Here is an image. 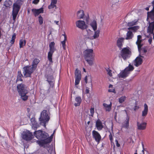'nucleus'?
Returning <instances> with one entry per match:
<instances>
[{
	"label": "nucleus",
	"mask_w": 154,
	"mask_h": 154,
	"mask_svg": "<svg viewBox=\"0 0 154 154\" xmlns=\"http://www.w3.org/2000/svg\"><path fill=\"white\" fill-rule=\"evenodd\" d=\"M108 92H112L115 94L116 93V91L115 89V88L109 89L108 90Z\"/></svg>",
	"instance_id": "obj_47"
},
{
	"label": "nucleus",
	"mask_w": 154,
	"mask_h": 154,
	"mask_svg": "<svg viewBox=\"0 0 154 154\" xmlns=\"http://www.w3.org/2000/svg\"><path fill=\"white\" fill-rule=\"evenodd\" d=\"M84 58L90 66L93 64L94 54L92 49H88L84 52Z\"/></svg>",
	"instance_id": "obj_3"
},
{
	"label": "nucleus",
	"mask_w": 154,
	"mask_h": 154,
	"mask_svg": "<svg viewBox=\"0 0 154 154\" xmlns=\"http://www.w3.org/2000/svg\"><path fill=\"white\" fill-rule=\"evenodd\" d=\"M75 24L77 27L82 29H87L88 25L85 24V22L82 20H79L76 22Z\"/></svg>",
	"instance_id": "obj_10"
},
{
	"label": "nucleus",
	"mask_w": 154,
	"mask_h": 154,
	"mask_svg": "<svg viewBox=\"0 0 154 154\" xmlns=\"http://www.w3.org/2000/svg\"><path fill=\"white\" fill-rule=\"evenodd\" d=\"M54 135V133H53L50 137H49V135L48 134V136L46 137V139L45 140V141L44 142V143H45V145L50 143L53 139V136Z\"/></svg>",
	"instance_id": "obj_25"
},
{
	"label": "nucleus",
	"mask_w": 154,
	"mask_h": 154,
	"mask_svg": "<svg viewBox=\"0 0 154 154\" xmlns=\"http://www.w3.org/2000/svg\"><path fill=\"white\" fill-rule=\"evenodd\" d=\"M142 147H143V149L142 151H143V152H144V151L145 150L144 146V145L143 143H142Z\"/></svg>",
	"instance_id": "obj_61"
},
{
	"label": "nucleus",
	"mask_w": 154,
	"mask_h": 154,
	"mask_svg": "<svg viewBox=\"0 0 154 154\" xmlns=\"http://www.w3.org/2000/svg\"><path fill=\"white\" fill-rule=\"evenodd\" d=\"M24 76L25 77H30L33 72L30 66H26L23 68Z\"/></svg>",
	"instance_id": "obj_8"
},
{
	"label": "nucleus",
	"mask_w": 154,
	"mask_h": 154,
	"mask_svg": "<svg viewBox=\"0 0 154 154\" xmlns=\"http://www.w3.org/2000/svg\"><path fill=\"white\" fill-rule=\"evenodd\" d=\"M137 45L138 50L139 51H140V50H141V49H142V48H141V47L143 45L141 44H137Z\"/></svg>",
	"instance_id": "obj_46"
},
{
	"label": "nucleus",
	"mask_w": 154,
	"mask_h": 154,
	"mask_svg": "<svg viewBox=\"0 0 154 154\" xmlns=\"http://www.w3.org/2000/svg\"><path fill=\"white\" fill-rule=\"evenodd\" d=\"M26 44V41L25 40H23L21 39L20 40L19 45L20 48H21L25 46Z\"/></svg>",
	"instance_id": "obj_34"
},
{
	"label": "nucleus",
	"mask_w": 154,
	"mask_h": 154,
	"mask_svg": "<svg viewBox=\"0 0 154 154\" xmlns=\"http://www.w3.org/2000/svg\"><path fill=\"white\" fill-rule=\"evenodd\" d=\"M54 8H56V4L51 3L50 5L48 6V8L50 9Z\"/></svg>",
	"instance_id": "obj_41"
},
{
	"label": "nucleus",
	"mask_w": 154,
	"mask_h": 154,
	"mask_svg": "<svg viewBox=\"0 0 154 154\" xmlns=\"http://www.w3.org/2000/svg\"><path fill=\"white\" fill-rule=\"evenodd\" d=\"M54 51H49L48 53V60L51 63H52L53 62L52 61V57L53 53Z\"/></svg>",
	"instance_id": "obj_27"
},
{
	"label": "nucleus",
	"mask_w": 154,
	"mask_h": 154,
	"mask_svg": "<svg viewBox=\"0 0 154 154\" xmlns=\"http://www.w3.org/2000/svg\"><path fill=\"white\" fill-rule=\"evenodd\" d=\"M142 37L141 35H139L137 36V40H141Z\"/></svg>",
	"instance_id": "obj_57"
},
{
	"label": "nucleus",
	"mask_w": 154,
	"mask_h": 154,
	"mask_svg": "<svg viewBox=\"0 0 154 154\" xmlns=\"http://www.w3.org/2000/svg\"><path fill=\"white\" fill-rule=\"evenodd\" d=\"M150 6H149L148 7H147L145 8V9L147 11H149Z\"/></svg>",
	"instance_id": "obj_62"
},
{
	"label": "nucleus",
	"mask_w": 154,
	"mask_h": 154,
	"mask_svg": "<svg viewBox=\"0 0 154 154\" xmlns=\"http://www.w3.org/2000/svg\"><path fill=\"white\" fill-rule=\"evenodd\" d=\"M127 69V68H125L119 73L118 75L119 78L125 79L128 76L130 72H128Z\"/></svg>",
	"instance_id": "obj_13"
},
{
	"label": "nucleus",
	"mask_w": 154,
	"mask_h": 154,
	"mask_svg": "<svg viewBox=\"0 0 154 154\" xmlns=\"http://www.w3.org/2000/svg\"><path fill=\"white\" fill-rule=\"evenodd\" d=\"M142 41L141 40H137V41L136 42V44H141V42Z\"/></svg>",
	"instance_id": "obj_55"
},
{
	"label": "nucleus",
	"mask_w": 154,
	"mask_h": 154,
	"mask_svg": "<svg viewBox=\"0 0 154 154\" xmlns=\"http://www.w3.org/2000/svg\"><path fill=\"white\" fill-rule=\"evenodd\" d=\"M39 62L40 60L38 59L37 58H35L33 60L32 63L36 65H37Z\"/></svg>",
	"instance_id": "obj_42"
},
{
	"label": "nucleus",
	"mask_w": 154,
	"mask_h": 154,
	"mask_svg": "<svg viewBox=\"0 0 154 154\" xmlns=\"http://www.w3.org/2000/svg\"><path fill=\"white\" fill-rule=\"evenodd\" d=\"M90 112L91 113L90 116L93 117L94 113V108H91L90 109Z\"/></svg>",
	"instance_id": "obj_43"
},
{
	"label": "nucleus",
	"mask_w": 154,
	"mask_h": 154,
	"mask_svg": "<svg viewBox=\"0 0 154 154\" xmlns=\"http://www.w3.org/2000/svg\"><path fill=\"white\" fill-rule=\"evenodd\" d=\"M22 1L21 0H17L13 4L12 15L13 19L14 21H15L17 16L20 8L22 5Z\"/></svg>",
	"instance_id": "obj_4"
},
{
	"label": "nucleus",
	"mask_w": 154,
	"mask_h": 154,
	"mask_svg": "<svg viewBox=\"0 0 154 154\" xmlns=\"http://www.w3.org/2000/svg\"><path fill=\"white\" fill-rule=\"evenodd\" d=\"M137 21L136 20L129 22L127 23V26L129 27H132L133 26L137 25Z\"/></svg>",
	"instance_id": "obj_30"
},
{
	"label": "nucleus",
	"mask_w": 154,
	"mask_h": 154,
	"mask_svg": "<svg viewBox=\"0 0 154 154\" xmlns=\"http://www.w3.org/2000/svg\"><path fill=\"white\" fill-rule=\"evenodd\" d=\"M94 34L93 36L90 37L89 38L91 39H95L97 38H98L99 36V34L100 33V31L99 30H96V31H94Z\"/></svg>",
	"instance_id": "obj_21"
},
{
	"label": "nucleus",
	"mask_w": 154,
	"mask_h": 154,
	"mask_svg": "<svg viewBox=\"0 0 154 154\" xmlns=\"http://www.w3.org/2000/svg\"><path fill=\"white\" fill-rule=\"evenodd\" d=\"M37 11L39 14L41 13H43L44 12V9L42 8H41L38 9H37Z\"/></svg>",
	"instance_id": "obj_45"
},
{
	"label": "nucleus",
	"mask_w": 154,
	"mask_h": 154,
	"mask_svg": "<svg viewBox=\"0 0 154 154\" xmlns=\"http://www.w3.org/2000/svg\"><path fill=\"white\" fill-rule=\"evenodd\" d=\"M152 41V38H150L148 40V42L150 44H151Z\"/></svg>",
	"instance_id": "obj_60"
},
{
	"label": "nucleus",
	"mask_w": 154,
	"mask_h": 154,
	"mask_svg": "<svg viewBox=\"0 0 154 154\" xmlns=\"http://www.w3.org/2000/svg\"><path fill=\"white\" fill-rule=\"evenodd\" d=\"M116 143L117 147H119L120 146V144L119 143L118 141L117 140H116Z\"/></svg>",
	"instance_id": "obj_53"
},
{
	"label": "nucleus",
	"mask_w": 154,
	"mask_h": 154,
	"mask_svg": "<svg viewBox=\"0 0 154 154\" xmlns=\"http://www.w3.org/2000/svg\"><path fill=\"white\" fill-rule=\"evenodd\" d=\"M126 97L125 96H122L119 98V103H123L126 99Z\"/></svg>",
	"instance_id": "obj_36"
},
{
	"label": "nucleus",
	"mask_w": 154,
	"mask_h": 154,
	"mask_svg": "<svg viewBox=\"0 0 154 154\" xmlns=\"http://www.w3.org/2000/svg\"><path fill=\"white\" fill-rule=\"evenodd\" d=\"M133 37V34L132 32L129 31H128L126 33V37L125 39L126 40H129L131 39Z\"/></svg>",
	"instance_id": "obj_26"
},
{
	"label": "nucleus",
	"mask_w": 154,
	"mask_h": 154,
	"mask_svg": "<svg viewBox=\"0 0 154 154\" xmlns=\"http://www.w3.org/2000/svg\"><path fill=\"white\" fill-rule=\"evenodd\" d=\"M112 104L111 102H110L109 104H107L105 103H103V105L106 112H109L111 111L112 109Z\"/></svg>",
	"instance_id": "obj_18"
},
{
	"label": "nucleus",
	"mask_w": 154,
	"mask_h": 154,
	"mask_svg": "<svg viewBox=\"0 0 154 154\" xmlns=\"http://www.w3.org/2000/svg\"><path fill=\"white\" fill-rule=\"evenodd\" d=\"M139 52L140 53V54L143 53H146L147 52V50L145 48H142V49H141V50H140V51H139Z\"/></svg>",
	"instance_id": "obj_48"
},
{
	"label": "nucleus",
	"mask_w": 154,
	"mask_h": 154,
	"mask_svg": "<svg viewBox=\"0 0 154 154\" xmlns=\"http://www.w3.org/2000/svg\"><path fill=\"white\" fill-rule=\"evenodd\" d=\"M112 86H113L112 85H111V84H110V85H109V88H112Z\"/></svg>",
	"instance_id": "obj_64"
},
{
	"label": "nucleus",
	"mask_w": 154,
	"mask_h": 154,
	"mask_svg": "<svg viewBox=\"0 0 154 154\" xmlns=\"http://www.w3.org/2000/svg\"><path fill=\"white\" fill-rule=\"evenodd\" d=\"M54 22L56 23L57 25H58L59 21H54Z\"/></svg>",
	"instance_id": "obj_63"
},
{
	"label": "nucleus",
	"mask_w": 154,
	"mask_h": 154,
	"mask_svg": "<svg viewBox=\"0 0 154 154\" xmlns=\"http://www.w3.org/2000/svg\"><path fill=\"white\" fill-rule=\"evenodd\" d=\"M77 17L79 19H81L83 18L85 15L84 11L82 10L79 11L77 13Z\"/></svg>",
	"instance_id": "obj_22"
},
{
	"label": "nucleus",
	"mask_w": 154,
	"mask_h": 154,
	"mask_svg": "<svg viewBox=\"0 0 154 154\" xmlns=\"http://www.w3.org/2000/svg\"><path fill=\"white\" fill-rule=\"evenodd\" d=\"M129 118L127 117L125 121L122 123V127L125 128H128L129 126Z\"/></svg>",
	"instance_id": "obj_24"
},
{
	"label": "nucleus",
	"mask_w": 154,
	"mask_h": 154,
	"mask_svg": "<svg viewBox=\"0 0 154 154\" xmlns=\"http://www.w3.org/2000/svg\"><path fill=\"white\" fill-rule=\"evenodd\" d=\"M85 93L86 94H88L89 93V88L88 87H86L85 90Z\"/></svg>",
	"instance_id": "obj_56"
},
{
	"label": "nucleus",
	"mask_w": 154,
	"mask_h": 154,
	"mask_svg": "<svg viewBox=\"0 0 154 154\" xmlns=\"http://www.w3.org/2000/svg\"><path fill=\"white\" fill-rule=\"evenodd\" d=\"M35 136L40 140H37L36 143L40 147H45V139L48 136V133L41 130L36 131L34 132Z\"/></svg>",
	"instance_id": "obj_1"
},
{
	"label": "nucleus",
	"mask_w": 154,
	"mask_h": 154,
	"mask_svg": "<svg viewBox=\"0 0 154 154\" xmlns=\"http://www.w3.org/2000/svg\"><path fill=\"white\" fill-rule=\"evenodd\" d=\"M47 111L44 110L40 114V117L39 119L41 124L45 126V124L47 122L49 121L50 118L47 113Z\"/></svg>",
	"instance_id": "obj_5"
},
{
	"label": "nucleus",
	"mask_w": 154,
	"mask_h": 154,
	"mask_svg": "<svg viewBox=\"0 0 154 154\" xmlns=\"http://www.w3.org/2000/svg\"><path fill=\"white\" fill-rule=\"evenodd\" d=\"M39 0H34L32 2V3L35 4H37L39 2Z\"/></svg>",
	"instance_id": "obj_50"
},
{
	"label": "nucleus",
	"mask_w": 154,
	"mask_h": 154,
	"mask_svg": "<svg viewBox=\"0 0 154 154\" xmlns=\"http://www.w3.org/2000/svg\"><path fill=\"white\" fill-rule=\"evenodd\" d=\"M17 87V91L21 99L24 101H26L29 97L27 95L29 92L26 86L24 84L21 83L18 84Z\"/></svg>",
	"instance_id": "obj_2"
},
{
	"label": "nucleus",
	"mask_w": 154,
	"mask_h": 154,
	"mask_svg": "<svg viewBox=\"0 0 154 154\" xmlns=\"http://www.w3.org/2000/svg\"><path fill=\"white\" fill-rule=\"evenodd\" d=\"M15 39H11V41H10V43L12 44H13L14 42H15Z\"/></svg>",
	"instance_id": "obj_58"
},
{
	"label": "nucleus",
	"mask_w": 154,
	"mask_h": 154,
	"mask_svg": "<svg viewBox=\"0 0 154 154\" xmlns=\"http://www.w3.org/2000/svg\"><path fill=\"white\" fill-rule=\"evenodd\" d=\"M139 108V106H135L134 108V111H136V110L138 109Z\"/></svg>",
	"instance_id": "obj_52"
},
{
	"label": "nucleus",
	"mask_w": 154,
	"mask_h": 154,
	"mask_svg": "<svg viewBox=\"0 0 154 154\" xmlns=\"http://www.w3.org/2000/svg\"><path fill=\"white\" fill-rule=\"evenodd\" d=\"M148 106L146 103H145L144 105V109L142 112V116L145 117L148 114Z\"/></svg>",
	"instance_id": "obj_20"
},
{
	"label": "nucleus",
	"mask_w": 154,
	"mask_h": 154,
	"mask_svg": "<svg viewBox=\"0 0 154 154\" xmlns=\"http://www.w3.org/2000/svg\"><path fill=\"white\" fill-rule=\"evenodd\" d=\"M86 23L87 24L91 26L94 31H96L97 29V24L95 19H90L89 16L86 18Z\"/></svg>",
	"instance_id": "obj_7"
},
{
	"label": "nucleus",
	"mask_w": 154,
	"mask_h": 154,
	"mask_svg": "<svg viewBox=\"0 0 154 154\" xmlns=\"http://www.w3.org/2000/svg\"><path fill=\"white\" fill-rule=\"evenodd\" d=\"M124 38H119L117 41V45L120 49H121L122 47L123 43L124 42Z\"/></svg>",
	"instance_id": "obj_19"
},
{
	"label": "nucleus",
	"mask_w": 154,
	"mask_h": 154,
	"mask_svg": "<svg viewBox=\"0 0 154 154\" xmlns=\"http://www.w3.org/2000/svg\"><path fill=\"white\" fill-rule=\"evenodd\" d=\"M96 127L99 131L101 130L103 128L102 123L100 120L97 119L96 122Z\"/></svg>",
	"instance_id": "obj_17"
},
{
	"label": "nucleus",
	"mask_w": 154,
	"mask_h": 154,
	"mask_svg": "<svg viewBox=\"0 0 154 154\" xmlns=\"http://www.w3.org/2000/svg\"><path fill=\"white\" fill-rule=\"evenodd\" d=\"M38 20L40 25H41L43 23V19L41 15H40L38 17Z\"/></svg>",
	"instance_id": "obj_40"
},
{
	"label": "nucleus",
	"mask_w": 154,
	"mask_h": 154,
	"mask_svg": "<svg viewBox=\"0 0 154 154\" xmlns=\"http://www.w3.org/2000/svg\"><path fill=\"white\" fill-rule=\"evenodd\" d=\"M33 136L32 132L28 131L23 135L22 138L26 141H29L32 140Z\"/></svg>",
	"instance_id": "obj_12"
},
{
	"label": "nucleus",
	"mask_w": 154,
	"mask_h": 154,
	"mask_svg": "<svg viewBox=\"0 0 154 154\" xmlns=\"http://www.w3.org/2000/svg\"><path fill=\"white\" fill-rule=\"evenodd\" d=\"M63 35L64 36V39L63 41L61 42V43L63 49L65 50L66 49V42L67 40V37L65 34H63Z\"/></svg>",
	"instance_id": "obj_31"
},
{
	"label": "nucleus",
	"mask_w": 154,
	"mask_h": 154,
	"mask_svg": "<svg viewBox=\"0 0 154 154\" xmlns=\"http://www.w3.org/2000/svg\"><path fill=\"white\" fill-rule=\"evenodd\" d=\"M55 45V43L54 42H51L49 44V51H55L56 50L54 47Z\"/></svg>",
	"instance_id": "obj_28"
},
{
	"label": "nucleus",
	"mask_w": 154,
	"mask_h": 154,
	"mask_svg": "<svg viewBox=\"0 0 154 154\" xmlns=\"http://www.w3.org/2000/svg\"><path fill=\"white\" fill-rule=\"evenodd\" d=\"M16 38V34L15 33H14L12 35L11 39H15Z\"/></svg>",
	"instance_id": "obj_51"
},
{
	"label": "nucleus",
	"mask_w": 154,
	"mask_h": 154,
	"mask_svg": "<svg viewBox=\"0 0 154 154\" xmlns=\"http://www.w3.org/2000/svg\"><path fill=\"white\" fill-rule=\"evenodd\" d=\"M125 68H127V70L129 72L130 71H133L134 69V67L131 64H129L128 66Z\"/></svg>",
	"instance_id": "obj_37"
},
{
	"label": "nucleus",
	"mask_w": 154,
	"mask_h": 154,
	"mask_svg": "<svg viewBox=\"0 0 154 154\" xmlns=\"http://www.w3.org/2000/svg\"><path fill=\"white\" fill-rule=\"evenodd\" d=\"M93 137L95 139L96 142L98 143L100 140L101 137L100 134L97 131L93 130L92 132Z\"/></svg>",
	"instance_id": "obj_11"
},
{
	"label": "nucleus",
	"mask_w": 154,
	"mask_h": 154,
	"mask_svg": "<svg viewBox=\"0 0 154 154\" xmlns=\"http://www.w3.org/2000/svg\"><path fill=\"white\" fill-rule=\"evenodd\" d=\"M139 26H134L130 27L128 28V29L129 30H132L134 32H136L139 29Z\"/></svg>",
	"instance_id": "obj_33"
},
{
	"label": "nucleus",
	"mask_w": 154,
	"mask_h": 154,
	"mask_svg": "<svg viewBox=\"0 0 154 154\" xmlns=\"http://www.w3.org/2000/svg\"><path fill=\"white\" fill-rule=\"evenodd\" d=\"M147 123L143 122L141 123L138 122H137V129L139 130H144L146 129Z\"/></svg>",
	"instance_id": "obj_15"
},
{
	"label": "nucleus",
	"mask_w": 154,
	"mask_h": 154,
	"mask_svg": "<svg viewBox=\"0 0 154 154\" xmlns=\"http://www.w3.org/2000/svg\"><path fill=\"white\" fill-rule=\"evenodd\" d=\"M51 2L52 3L54 4H56L57 2V0H51Z\"/></svg>",
	"instance_id": "obj_54"
},
{
	"label": "nucleus",
	"mask_w": 154,
	"mask_h": 154,
	"mask_svg": "<svg viewBox=\"0 0 154 154\" xmlns=\"http://www.w3.org/2000/svg\"><path fill=\"white\" fill-rule=\"evenodd\" d=\"M140 57H137L134 61V65L136 67L138 66L141 64L143 63L142 59L140 57H143V56L140 55Z\"/></svg>",
	"instance_id": "obj_14"
},
{
	"label": "nucleus",
	"mask_w": 154,
	"mask_h": 154,
	"mask_svg": "<svg viewBox=\"0 0 154 154\" xmlns=\"http://www.w3.org/2000/svg\"><path fill=\"white\" fill-rule=\"evenodd\" d=\"M85 81L86 83H87L88 82V79H87V76H86L85 78Z\"/></svg>",
	"instance_id": "obj_59"
},
{
	"label": "nucleus",
	"mask_w": 154,
	"mask_h": 154,
	"mask_svg": "<svg viewBox=\"0 0 154 154\" xmlns=\"http://www.w3.org/2000/svg\"><path fill=\"white\" fill-rule=\"evenodd\" d=\"M75 85H78L81 79V72L78 69H76L75 71Z\"/></svg>",
	"instance_id": "obj_9"
},
{
	"label": "nucleus",
	"mask_w": 154,
	"mask_h": 154,
	"mask_svg": "<svg viewBox=\"0 0 154 154\" xmlns=\"http://www.w3.org/2000/svg\"><path fill=\"white\" fill-rule=\"evenodd\" d=\"M109 137L111 142H112V141H113V139L112 137V134L111 132H110V134L109 135Z\"/></svg>",
	"instance_id": "obj_49"
},
{
	"label": "nucleus",
	"mask_w": 154,
	"mask_h": 154,
	"mask_svg": "<svg viewBox=\"0 0 154 154\" xmlns=\"http://www.w3.org/2000/svg\"><path fill=\"white\" fill-rule=\"evenodd\" d=\"M32 12L33 13V14L35 17L38 16L39 14L38 13L37 9L35 8H33L31 10Z\"/></svg>",
	"instance_id": "obj_39"
},
{
	"label": "nucleus",
	"mask_w": 154,
	"mask_h": 154,
	"mask_svg": "<svg viewBox=\"0 0 154 154\" xmlns=\"http://www.w3.org/2000/svg\"><path fill=\"white\" fill-rule=\"evenodd\" d=\"M37 65L32 63V67H30V68L33 71V72L36 69L37 67Z\"/></svg>",
	"instance_id": "obj_44"
},
{
	"label": "nucleus",
	"mask_w": 154,
	"mask_h": 154,
	"mask_svg": "<svg viewBox=\"0 0 154 154\" xmlns=\"http://www.w3.org/2000/svg\"><path fill=\"white\" fill-rule=\"evenodd\" d=\"M53 77L52 75H48L47 77V81L48 82L49 84H50L51 81L53 80Z\"/></svg>",
	"instance_id": "obj_38"
},
{
	"label": "nucleus",
	"mask_w": 154,
	"mask_h": 154,
	"mask_svg": "<svg viewBox=\"0 0 154 154\" xmlns=\"http://www.w3.org/2000/svg\"><path fill=\"white\" fill-rule=\"evenodd\" d=\"M31 121L32 124V128L34 130H36L39 127V125L35 121L34 118H32L31 119Z\"/></svg>",
	"instance_id": "obj_16"
},
{
	"label": "nucleus",
	"mask_w": 154,
	"mask_h": 154,
	"mask_svg": "<svg viewBox=\"0 0 154 154\" xmlns=\"http://www.w3.org/2000/svg\"><path fill=\"white\" fill-rule=\"evenodd\" d=\"M12 4V2L10 0H6L4 3V5L6 7H9Z\"/></svg>",
	"instance_id": "obj_32"
},
{
	"label": "nucleus",
	"mask_w": 154,
	"mask_h": 154,
	"mask_svg": "<svg viewBox=\"0 0 154 154\" xmlns=\"http://www.w3.org/2000/svg\"><path fill=\"white\" fill-rule=\"evenodd\" d=\"M22 77H23V76L21 73V71L20 70L18 71V75L16 79V81H20L21 82H22L23 80L22 79Z\"/></svg>",
	"instance_id": "obj_29"
},
{
	"label": "nucleus",
	"mask_w": 154,
	"mask_h": 154,
	"mask_svg": "<svg viewBox=\"0 0 154 154\" xmlns=\"http://www.w3.org/2000/svg\"><path fill=\"white\" fill-rule=\"evenodd\" d=\"M106 71L107 72V74L110 77H112V70L110 69L109 67H107L105 68Z\"/></svg>",
	"instance_id": "obj_35"
},
{
	"label": "nucleus",
	"mask_w": 154,
	"mask_h": 154,
	"mask_svg": "<svg viewBox=\"0 0 154 154\" xmlns=\"http://www.w3.org/2000/svg\"><path fill=\"white\" fill-rule=\"evenodd\" d=\"M75 100L76 103H74V106L76 107L79 106L82 101L81 97H77L75 98Z\"/></svg>",
	"instance_id": "obj_23"
},
{
	"label": "nucleus",
	"mask_w": 154,
	"mask_h": 154,
	"mask_svg": "<svg viewBox=\"0 0 154 154\" xmlns=\"http://www.w3.org/2000/svg\"><path fill=\"white\" fill-rule=\"evenodd\" d=\"M131 54V51L129 47L123 48L121 52V55L124 60H126L127 58H129Z\"/></svg>",
	"instance_id": "obj_6"
}]
</instances>
